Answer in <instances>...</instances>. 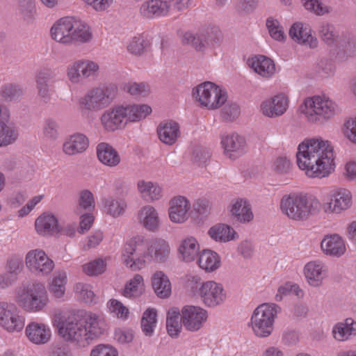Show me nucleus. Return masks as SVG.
<instances>
[{
    "mask_svg": "<svg viewBox=\"0 0 356 356\" xmlns=\"http://www.w3.org/2000/svg\"><path fill=\"white\" fill-rule=\"evenodd\" d=\"M309 32L310 31H308L307 29H303L301 22H296L289 29V35L299 44H309V47H314L316 46V40H314Z\"/></svg>",
    "mask_w": 356,
    "mask_h": 356,
    "instance_id": "obj_30",
    "label": "nucleus"
},
{
    "mask_svg": "<svg viewBox=\"0 0 356 356\" xmlns=\"http://www.w3.org/2000/svg\"><path fill=\"white\" fill-rule=\"evenodd\" d=\"M49 356H73L70 348L65 343L53 344L49 350Z\"/></svg>",
    "mask_w": 356,
    "mask_h": 356,
    "instance_id": "obj_62",
    "label": "nucleus"
},
{
    "mask_svg": "<svg viewBox=\"0 0 356 356\" xmlns=\"http://www.w3.org/2000/svg\"><path fill=\"white\" fill-rule=\"evenodd\" d=\"M99 65L90 60H77L67 67V75L73 83L83 82L86 79L95 76Z\"/></svg>",
    "mask_w": 356,
    "mask_h": 356,
    "instance_id": "obj_12",
    "label": "nucleus"
},
{
    "mask_svg": "<svg viewBox=\"0 0 356 356\" xmlns=\"http://www.w3.org/2000/svg\"><path fill=\"white\" fill-rule=\"evenodd\" d=\"M35 226L38 234L52 235L58 232V222L54 215L43 213L36 219Z\"/></svg>",
    "mask_w": 356,
    "mask_h": 356,
    "instance_id": "obj_28",
    "label": "nucleus"
},
{
    "mask_svg": "<svg viewBox=\"0 0 356 356\" xmlns=\"http://www.w3.org/2000/svg\"><path fill=\"white\" fill-rule=\"evenodd\" d=\"M125 90L133 96L145 97L149 93V87L145 83H132L125 86Z\"/></svg>",
    "mask_w": 356,
    "mask_h": 356,
    "instance_id": "obj_52",
    "label": "nucleus"
},
{
    "mask_svg": "<svg viewBox=\"0 0 356 356\" xmlns=\"http://www.w3.org/2000/svg\"><path fill=\"white\" fill-rule=\"evenodd\" d=\"M300 111L308 121L321 124L336 115L339 108L329 99L314 96L305 100L300 106Z\"/></svg>",
    "mask_w": 356,
    "mask_h": 356,
    "instance_id": "obj_7",
    "label": "nucleus"
},
{
    "mask_svg": "<svg viewBox=\"0 0 356 356\" xmlns=\"http://www.w3.org/2000/svg\"><path fill=\"white\" fill-rule=\"evenodd\" d=\"M248 65L255 72L264 77H269L274 74L275 67L273 60L264 56H255L248 60Z\"/></svg>",
    "mask_w": 356,
    "mask_h": 356,
    "instance_id": "obj_26",
    "label": "nucleus"
},
{
    "mask_svg": "<svg viewBox=\"0 0 356 356\" xmlns=\"http://www.w3.org/2000/svg\"><path fill=\"white\" fill-rule=\"evenodd\" d=\"M207 318V312L199 307L186 305L181 309V321L189 331L198 330Z\"/></svg>",
    "mask_w": 356,
    "mask_h": 356,
    "instance_id": "obj_14",
    "label": "nucleus"
},
{
    "mask_svg": "<svg viewBox=\"0 0 356 356\" xmlns=\"http://www.w3.org/2000/svg\"><path fill=\"white\" fill-rule=\"evenodd\" d=\"M118 93V87L114 84L95 87L87 92L80 104L88 111H99L107 108L116 98Z\"/></svg>",
    "mask_w": 356,
    "mask_h": 356,
    "instance_id": "obj_9",
    "label": "nucleus"
},
{
    "mask_svg": "<svg viewBox=\"0 0 356 356\" xmlns=\"http://www.w3.org/2000/svg\"><path fill=\"white\" fill-rule=\"evenodd\" d=\"M217 86L210 81L204 82L193 90V96L202 106L209 108L211 96L216 95Z\"/></svg>",
    "mask_w": 356,
    "mask_h": 356,
    "instance_id": "obj_27",
    "label": "nucleus"
},
{
    "mask_svg": "<svg viewBox=\"0 0 356 356\" xmlns=\"http://www.w3.org/2000/svg\"><path fill=\"white\" fill-rule=\"evenodd\" d=\"M72 33V42H84L90 40L91 38V33L89 31L88 27L81 21L76 20L74 18Z\"/></svg>",
    "mask_w": 356,
    "mask_h": 356,
    "instance_id": "obj_42",
    "label": "nucleus"
},
{
    "mask_svg": "<svg viewBox=\"0 0 356 356\" xmlns=\"http://www.w3.org/2000/svg\"><path fill=\"white\" fill-rule=\"evenodd\" d=\"M334 338L339 341L348 340L351 336L356 335V322L348 318L344 323L336 324L332 330Z\"/></svg>",
    "mask_w": 356,
    "mask_h": 356,
    "instance_id": "obj_31",
    "label": "nucleus"
},
{
    "mask_svg": "<svg viewBox=\"0 0 356 356\" xmlns=\"http://www.w3.org/2000/svg\"><path fill=\"white\" fill-rule=\"evenodd\" d=\"M17 307L15 304L0 301V325L1 326L9 316L17 312Z\"/></svg>",
    "mask_w": 356,
    "mask_h": 356,
    "instance_id": "obj_59",
    "label": "nucleus"
},
{
    "mask_svg": "<svg viewBox=\"0 0 356 356\" xmlns=\"http://www.w3.org/2000/svg\"><path fill=\"white\" fill-rule=\"evenodd\" d=\"M24 94L22 88L15 84L8 83L2 86L1 90V97L8 102L15 101Z\"/></svg>",
    "mask_w": 356,
    "mask_h": 356,
    "instance_id": "obj_47",
    "label": "nucleus"
},
{
    "mask_svg": "<svg viewBox=\"0 0 356 356\" xmlns=\"http://www.w3.org/2000/svg\"><path fill=\"white\" fill-rule=\"evenodd\" d=\"M157 133L161 142L171 145L180 136L179 125L173 120L164 121L158 127Z\"/></svg>",
    "mask_w": 356,
    "mask_h": 356,
    "instance_id": "obj_22",
    "label": "nucleus"
},
{
    "mask_svg": "<svg viewBox=\"0 0 356 356\" xmlns=\"http://www.w3.org/2000/svg\"><path fill=\"white\" fill-rule=\"evenodd\" d=\"M54 77V74L49 69L40 71L36 76V87L38 95L44 102H47L50 98L48 82Z\"/></svg>",
    "mask_w": 356,
    "mask_h": 356,
    "instance_id": "obj_36",
    "label": "nucleus"
},
{
    "mask_svg": "<svg viewBox=\"0 0 356 356\" xmlns=\"http://www.w3.org/2000/svg\"><path fill=\"white\" fill-rule=\"evenodd\" d=\"M170 247L161 238L150 241L147 245L143 236H136L124 245L122 259L124 263L133 270H140L145 266V258L149 261L164 264L170 258Z\"/></svg>",
    "mask_w": 356,
    "mask_h": 356,
    "instance_id": "obj_2",
    "label": "nucleus"
},
{
    "mask_svg": "<svg viewBox=\"0 0 356 356\" xmlns=\"http://www.w3.org/2000/svg\"><path fill=\"white\" fill-rule=\"evenodd\" d=\"M350 204V193L346 189H339L332 195L329 202L323 204V209L325 213H339L346 210Z\"/></svg>",
    "mask_w": 356,
    "mask_h": 356,
    "instance_id": "obj_17",
    "label": "nucleus"
},
{
    "mask_svg": "<svg viewBox=\"0 0 356 356\" xmlns=\"http://www.w3.org/2000/svg\"><path fill=\"white\" fill-rule=\"evenodd\" d=\"M138 217L143 225L149 231H155L159 223V216L152 206H145L139 211Z\"/></svg>",
    "mask_w": 356,
    "mask_h": 356,
    "instance_id": "obj_35",
    "label": "nucleus"
},
{
    "mask_svg": "<svg viewBox=\"0 0 356 356\" xmlns=\"http://www.w3.org/2000/svg\"><path fill=\"white\" fill-rule=\"evenodd\" d=\"M152 287L156 294L165 298L171 294V284L167 275L162 271H156L152 277Z\"/></svg>",
    "mask_w": 356,
    "mask_h": 356,
    "instance_id": "obj_32",
    "label": "nucleus"
},
{
    "mask_svg": "<svg viewBox=\"0 0 356 356\" xmlns=\"http://www.w3.org/2000/svg\"><path fill=\"white\" fill-rule=\"evenodd\" d=\"M291 294H294L300 298L303 297L304 292L300 289L298 285L287 282L278 288L277 293L275 296V300L281 301L284 296Z\"/></svg>",
    "mask_w": 356,
    "mask_h": 356,
    "instance_id": "obj_46",
    "label": "nucleus"
},
{
    "mask_svg": "<svg viewBox=\"0 0 356 356\" xmlns=\"http://www.w3.org/2000/svg\"><path fill=\"white\" fill-rule=\"evenodd\" d=\"M97 154L99 161L109 167H115L120 162L118 152L106 143H101L97 146Z\"/></svg>",
    "mask_w": 356,
    "mask_h": 356,
    "instance_id": "obj_24",
    "label": "nucleus"
},
{
    "mask_svg": "<svg viewBox=\"0 0 356 356\" xmlns=\"http://www.w3.org/2000/svg\"><path fill=\"white\" fill-rule=\"evenodd\" d=\"M200 281V277H193L191 282H195L197 286L200 285L198 293L207 306L215 307L224 302L226 295L221 284L213 281L199 283Z\"/></svg>",
    "mask_w": 356,
    "mask_h": 356,
    "instance_id": "obj_11",
    "label": "nucleus"
},
{
    "mask_svg": "<svg viewBox=\"0 0 356 356\" xmlns=\"http://www.w3.org/2000/svg\"><path fill=\"white\" fill-rule=\"evenodd\" d=\"M156 323V310L153 308L147 309L141 318V328L146 336L152 335Z\"/></svg>",
    "mask_w": 356,
    "mask_h": 356,
    "instance_id": "obj_41",
    "label": "nucleus"
},
{
    "mask_svg": "<svg viewBox=\"0 0 356 356\" xmlns=\"http://www.w3.org/2000/svg\"><path fill=\"white\" fill-rule=\"evenodd\" d=\"M66 278L65 273H59L54 277L49 286V291L56 298L63 296L65 291Z\"/></svg>",
    "mask_w": 356,
    "mask_h": 356,
    "instance_id": "obj_43",
    "label": "nucleus"
},
{
    "mask_svg": "<svg viewBox=\"0 0 356 356\" xmlns=\"http://www.w3.org/2000/svg\"><path fill=\"white\" fill-rule=\"evenodd\" d=\"M209 158V152L205 147L199 145L193 147L191 156L193 163L201 165L204 164Z\"/></svg>",
    "mask_w": 356,
    "mask_h": 356,
    "instance_id": "obj_54",
    "label": "nucleus"
},
{
    "mask_svg": "<svg viewBox=\"0 0 356 356\" xmlns=\"http://www.w3.org/2000/svg\"><path fill=\"white\" fill-rule=\"evenodd\" d=\"M209 235L216 241L226 242L234 238L236 232L230 226L219 224L211 227Z\"/></svg>",
    "mask_w": 356,
    "mask_h": 356,
    "instance_id": "obj_38",
    "label": "nucleus"
},
{
    "mask_svg": "<svg viewBox=\"0 0 356 356\" xmlns=\"http://www.w3.org/2000/svg\"><path fill=\"white\" fill-rule=\"evenodd\" d=\"M138 188L143 196L147 195L152 201L159 200L162 196L161 188L151 181H138Z\"/></svg>",
    "mask_w": 356,
    "mask_h": 356,
    "instance_id": "obj_40",
    "label": "nucleus"
},
{
    "mask_svg": "<svg viewBox=\"0 0 356 356\" xmlns=\"http://www.w3.org/2000/svg\"><path fill=\"white\" fill-rule=\"evenodd\" d=\"M266 26L270 36L277 40H283L285 38L283 28L280 26L278 21L268 19Z\"/></svg>",
    "mask_w": 356,
    "mask_h": 356,
    "instance_id": "obj_55",
    "label": "nucleus"
},
{
    "mask_svg": "<svg viewBox=\"0 0 356 356\" xmlns=\"http://www.w3.org/2000/svg\"><path fill=\"white\" fill-rule=\"evenodd\" d=\"M199 249L197 241L191 236L181 241L178 250L184 261L191 262L197 257Z\"/></svg>",
    "mask_w": 356,
    "mask_h": 356,
    "instance_id": "obj_33",
    "label": "nucleus"
},
{
    "mask_svg": "<svg viewBox=\"0 0 356 356\" xmlns=\"http://www.w3.org/2000/svg\"><path fill=\"white\" fill-rule=\"evenodd\" d=\"M239 106L232 102H226L221 111V116L225 121L232 122L240 115Z\"/></svg>",
    "mask_w": 356,
    "mask_h": 356,
    "instance_id": "obj_50",
    "label": "nucleus"
},
{
    "mask_svg": "<svg viewBox=\"0 0 356 356\" xmlns=\"http://www.w3.org/2000/svg\"><path fill=\"white\" fill-rule=\"evenodd\" d=\"M334 30V28L332 25L329 24H323L319 30L320 37L326 43L330 44L334 42L336 37Z\"/></svg>",
    "mask_w": 356,
    "mask_h": 356,
    "instance_id": "obj_60",
    "label": "nucleus"
},
{
    "mask_svg": "<svg viewBox=\"0 0 356 356\" xmlns=\"http://www.w3.org/2000/svg\"><path fill=\"white\" fill-rule=\"evenodd\" d=\"M298 167L306 170L311 177H325L335 168L333 147L322 138L306 139L298 148L296 154Z\"/></svg>",
    "mask_w": 356,
    "mask_h": 356,
    "instance_id": "obj_1",
    "label": "nucleus"
},
{
    "mask_svg": "<svg viewBox=\"0 0 356 356\" xmlns=\"http://www.w3.org/2000/svg\"><path fill=\"white\" fill-rule=\"evenodd\" d=\"M232 216L240 222H249L253 219V213L248 202L243 199L237 200L232 205Z\"/></svg>",
    "mask_w": 356,
    "mask_h": 356,
    "instance_id": "obj_29",
    "label": "nucleus"
},
{
    "mask_svg": "<svg viewBox=\"0 0 356 356\" xmlns=\"http://www.w3.org/2000/svg\"><path fill=\"white\" fill-rule=\"evenodd\" d=\"M321 248L327 255L340 257L346 252V245L338 234L325 236L321 241Z\"/></svg>",
    "mask_w": 356,
    "mask_h": 356,
    "instance_id": "obj_23",
    "label": "nucleus"
},
{
    "mask_svg": "<svg viewBox=\"0 0 356 356\" xmlns=\"http://www.w3.org/2000/svg\"><path fill=\"white\" fill-rule=\"evenodd\" d=\"M26 334L32 343L44 344L51 338V330L45 324L32 322L26 326Z\"/></svg>",
    "mask_w": 356,
    "mask_h": 356,
    "instance_id": "obj_21",
    "label": "nucleus"
},
{
    "mask_svg": "<svg viewBox=\"0 0 356 356\" xmlns=\"http://www.w3.org/2000/svg\"><path fill=\"white\" fill-rule=\"evenodd\" d=\"M280 307L274 304H261L254 311L251 325L254 333L259 337H268L273 330L275 317Z\"/></svg>",
    "mask_w": 356,
    "mask_h": 356,
    "instance_id": "obj_10",
    "label": "nucleus"
},
{
    "mask_svg": "<svg viewBox=\"0 0 356 356\" xmlns=\"http://www.w3.org/2000/svg\"><path fill=\"white\" fill-rule=\"evenodd\" d=\"M222 39L218 27L208 26L195 31H185L181 36V43L196 51L204 53L209 48L220 44Z\"/></svg>",
    "mask_w": 356,
    "mask_h": 356,
    "instance_id": "obj_8",
    "label": "nucleus"
},
{
    "mask_svg": "<svg viewBox=\"0 0 356 356\" xmlns=\"http://www.w3.org/2000/svg\"><path fill=\"white\" fill-rule=\"evenodd\" d=\"M143 277L137 274L125 285L122 294L126 298L138 297L143 291Z\"/></svg>",
    "mask_w": 356,
    "mask_h": 356,
    "instance_id": "obj_39",
    "label": "nucleus"
},
{
    "mask_svg": "<svg viewBox=\"0 0 356 356\" xmlns=\"http://www.w3.org/2000/svg\"><path fill=\"white\" fill-rule=\"evenodd\" d=\"M74 291L79 299L86 303L93 302L95 294L91 286L88 284L79 282L74 286Z\"/></svg>",
    "mask_w": 356,
    "mask_h": 356,
    "instance_id": "obj_49",
    "label": "nucleus"
},
{
    "mask_svg": "<svg viewBox=\"0 0 356 356\" xmlns=\"http://www.w3.org/2000/svg\"><path fill=\"white\" fill-rule=\"evenodd\" d=\"M88 139L81 134L71 136L63 144V152L67 155H75L82 153L88 147Z\"/></svg>",
    "mask_w": 356,
    "mask_h": 356,
    "instance_id": "obj_25",
    "label": "nucleus"
},
{
    "mask_svg": "<svg viewBox=\"0 0 356 356\" xmlns=\"http://www.w3.org/2000/svg\"><path fill=\"white\" fill-rule=\"evenodd\" d=\"M345 136L356 144V119H350L344 124Z\"/></svg>",
    "mask_w": 356,
    "mask_h": 356,
    "instance_id": "obj_64",
    "label": "nucleus"
},
{
    "mask_svg": "<svg viewBox=\"0 0 356 356\" xmlns=\"http://www.w3.org/2000/svg\"><path fill=\"white\" fill-rule=\"evenodd\" d=\"M73 23V17H63L59 19L51 29L52 38L63 44L71 42Z\"/></svg>",
    "mask_w": 356,
    "mask_h": 356,
    "instance_id": "obj_19",
    "label": "nucleus"
},
{
    "mask_svg": "<svg viewBox=\"0 0 356 356\" xmlns=\"http://www.w3.org/2000/svg\"><path fill=\"white\" fill-rule=\"evenodd\" d=\"M104 205L107 207V213L114 218L122 215L127 207V204L123 200H115L112 197L106 199Z\"/></svg>",
    "mask_w": 356,
    "mask_h": 356,
    "instance_id": "obj_45",
    "label": "nucleus"
},
{
    "mask_svg": "<svg viewBox=\"0 0 356 356\" xmlns=\"http://www.w3.org/2000/svg\"><path fill=\"white\" fill-rule=\"evenodd\" d=\"M26 266L40 275L49 274L54 268V261L41 250L29 251L26 256Z\"/></svg>",
    "mask_w": 356,
    "mask_h": 356,
    "instance_id": "obj_13",
    "label": "nucleus"
},
{
    "mask_svg": "<svg viewBox=\"0 0 356 356\" xmlns=\"http://www.w3.org/2000/svg\"><path fill=\"white\" fill-rule=\"evenodd\" d=\"M315 70L319 76L327 77L333 73V64L327 58H321L317 62Z\"/></svg>",
    "mask_w": 356,
    "mask_h": 356,
    "instance_id": "obj_56",
    "label": "nucleus"
},
{
    "mask_svg": "<svg viewBox=\"0 0 356 356\" xmlns=\"http://www.w3.org/2000/svg\"><path fill=\"white\" fill-rule=\"evenodd\" d=\"M118 351L111 346L99 345L94 348L90 356H118Z\"/></svg>",
    "mask_w": 356,
    "mask_h": 356,
    "instance_id": "obj_63",
    "label": "nucleus"
},
{
    "mask_svg": "<svg viewBox=\"0 0 356 356\" xmlns=\"http://www.w3.org/2000/svg\"><path fill=\"white\" fill-rule=\"evenodd\" d=\"M152 113L147 104H133L127 106H116L104 112L101 123L108 131H114L126 126L128 122H138Z\"/></svg>",
    "mask_w": 356,
    "mask_h": 356,
    "instance_id": "obj_4",
    "label": "nucleus"
},
{
    "mask_svg": "<svg viewBox=\"0 0 356 356\" xmlns=\"http://www.w3.org/2000/svg\"><path fill=\"white\" fill-rule=\"evenodd\" d=\"M170 7L169 3L165 1L149 0L141 5L140 13L147 19L163 17L168 13Z\"/></svg>",
    "mask_w": 356,
    "mask_h": 356,
    "instance_id": "obj_20",
    "label": "nucleus"
},
{
    "mask_svg": "<svg viewBox=\"0 0 356 356\" xmlns=\"http://www.w3.org/2000/svg\"><path fill=\"white\" fill-rule=\"evenodd\" d=\"M103 326L104 323L96 314L83 317L73 314L60 319L58 330L64 341L84 347L90 340L103 334Z\"/></svg>",
    "mask_w": 356,
    "mask_h": 356,
    "instance_id": "obj_3",
    "label": "nucleus"
},
{
    "mask_svg": "<svg viewBox=\"0 0 356 356\" xmlns=\"http://www.w3.org/2000/svg\"><path fill=\"white\" fill-rule=\"evenodd\" d=\"M190 208L191 204L185 197L178 196L174 197L170 201L169 210L170 220L175 222H184L188 218Z\"/></svg>",
    "mask_w": 356,
    "mask_h": 356,
    "instance_id": "obj_18",
    "label": "nucleus"
},
{
    "mask_svg": "<svg viewBox=\"0 0 356 356\" xmlns=\"http://www.w3.org/2000/svg\"><path fill=\"white\" fill-rule=\"evenodd\" d=\"M148 44V42L144 38L134 37L129 43L127 49L132 54L141 55L145 51Z\"/></svg>",
    "mask_w": 356,
    "mask_h": 356,
    "instance_id": "obj_53",
    "label": "nucleus"
},
{
    "mask_svg": "<svg viewBox=\"0 0 356 356\" xmlns=\"http://www.w3.org/2000/svg\"><path fill=\"white\" fill-rule=\"evenodd\" d=\"M216 95L211 96L210 104L209 109H217L225 104L227 99V95L225 90L217 86Z\"/></svg>",
    "mask_w": 356,
    "mask_h": 356,
    "instance_id": "obj_57",
    "label": "nucleus"
},
{
    "mask_svg": "<svg viewBox=\"0 0 356 356\" xmlns=\"http://www.w3.org/2000/svg\"><path fill=\"white\" fill-rule=\"evenodd\" d=\"M199 266L206 271H213L220 265V259L218 254L212 250H203L198 259Z\"/></svg>",
    "mask_w": 356,
    "mask_h": 356,
    "instance_id": "obj_37",
    "label": "nucleus"
},
{
    "mask_svg": "<svg viewBox=\"0 0 356 356\" xmlns=\"http://www.w3.org/2000/svg\"><path fill=\"white\" fill-rule=\"evenodd\" d=\"M106 264L102 259H97L82 266L83 271L89 276H96L103 273Z\"/></svg>",
    "mask_w": 356,
    "mask_h": 356,
    "instance_id": "obj_48",
    "label": "nucleus"
},
{
    "mask_svg": "<svg viewBox=\"0 0 356 356\" xmlns=\"http://www.w3.org/2000/svg\"><path fill=\"white\" fill-rule=\"evenodd\" d=\"M221 143L225 154L232 160H235L245 152L246 141L244 137L232 134L222 138Z\"/></svg>",
    "mask_w": 356,
    "mask_h": 356,
    "instance_id": "obj_16",
    "label": "nucleus"
},
{
    "mask_svg": "<svg viewBox=\"0 0 356 356\" xmlns=\"http://www.w3.org/2000/svg\"><path fill=\"white\" fill-rule=\"evenodd\" d=\"M289 106L288 98L284 94H279L261 104L262 113L268 118H275L282 115Z\"/></svg>",
    "mask_w": 356,
    "mask_h": 356,
    "instance_id": "obj_15",
    "label": "nucleus"
},
{
    "mask_svg": "<svg viewBox=\"0 0 356 356\" xmlns=\"http://www.w3.org/2000/svg\"><path fill=\"white\" fill-rule=\"evenodd\" d=\"M321 202L314 196L308 194L293 193L284 195L280 202V209L290 219L307 220L319 213Z\"/></svg>",
    "mask_w": 356,
    "mask_h": 356,
    "instance_id": "obj_5",
    "label": "nucleus"
},
{
    "mask_svg": "<svg viewBox=\"0 0 356 356\" xmlns=\"http://www.w3.org/2000/svg\"><path fill=\"white\" fill-rule=\"evenodd\" d=\"M79 204L81 208L92 211L95 208L93 194L89 190H83L80 193Z\"/></svg>",
    "mask_w": 356,
    "mask_h": 356,
    "instance_id": "obj_58",
    "label": "nucleus"
},
{
    "mask_svg": "<svg viewBox=\"0 0 356 356\" xmlns=\"http://www.w3.org/2000/svg\"><path fill=\"white\" fill-rule=\"evenodd\" d=\"M1 327L9 332H20L24 327V317L19 314L17 309L9 316Z\"/></svg>",
    "mask_w": 356,
    "mask_h": 356,
    "instance_id": "obj_44",
    "label": "nucleus"
},
{
    "mask_svg": "<svg viewBox=\"0 0 356 356\" xmlns=\"http://www.w3.org/2000/svg\"><path fill=\"white\" fill-rule=\"evenodd\" d=\"M15 300L24 311L36 313L44 311L49 302V298L44 285L35 282L19 289L17 291Z\"/></svg>",
    "mask_w": 356,
    "mask_h": 356,
    "instance_id": "obj_6",
    "label": "nucleus"
},
{
    "mask_svg": "<svg viewBox=\"0 0 356 356\" xmlns=\"http://www.w3.org/2000/svg\"><path fill=\"white\" fill-rule=\"evenodd\" d=\"M291 162L286 156H279L273 164L274 170L279 174H286L290 172Z\"/></svg>",
    "mask_w": 356,
    "mask_h": 356,
    "instance_id": "obj_61",
    "label": "nucleus"
},
{
    "mask_svg": "<svg viewBox=\"0 0 356 356\" xmlns=\"http://www.w3.org/2000/svg\"><path fill=\"white\" fill-rule=\"evenodd\" d=\"M323 265L320 262L310 261L305 266V275L309 285L319 286L323 280Z\"/></svg>",
    "mask_w": 356,
    "mask_h": 356,
    "instance_id": "obj_34",
    "label": "nucleus"
},
{
    "mask_svg": "<svg viewBox=\"0 0 356 356\" xmlns=\"http://www.w3.org/2000/svg\"><path fill=\"white\" fill-rule=\"evenodd\" d=\"M43 134L47 139L55 140L59 134V124L53 119H47L44 125Z\"/></svg>",
    "mask_w": 356,
    "mask_h": 356,
    "instance_id": "obj_51",
    "label": "nucleus"
}]
</instances>
